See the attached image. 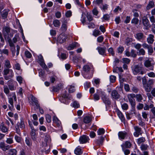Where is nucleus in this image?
I'll use <instances>...</instances> for the list:
<instances>
[{
    "mask_svg": "<svg viewBox=\"0 0 155 155\" xmlns=\"http://www.w3.org/2000/svg\"><path fill=\"white\" fill-rule=\"evenodd\" d=\"M16 79L20 84H21L22 83L23 79L21 76H17L16 78Z\"/></svg>",
    "mask_w": 155,
    "mask_h": 155,
    "instance_id": "e2e57ef3",
    "label": "nucleus"
},
{
    "mask_svg": "<svg viewBox=\"0 0 155 155\" xmlns=\"http://www.w3.org/2000/svg\"><path fill=\"white\" fill-rule=\"evenodd\" d=\"M19 39V35L17 34L15 35V37L12 39L14 43H15Z\"/></svg>",
    "mask_w": 155,
    "mask_h": 155,
    "instance_id": "de8ad7c7",
    "label": "nucleus"
},
{
    "mask_svg": "<svg viewBox=\"0 0 155 155\" xmlns=\"http://www.w3.org/2000/svg\"><path fill=\"white\" fill-rule=\"evenodd\" d=\"M91 121V118L89 116H85L83 118V122L85 124H88L90 123Z\"/></svg>",
    "mask_w": 155,
    "mask_h": 155,
    "instance_id": "5701e85b",
    "label": "nucleus"
},
{
    "mask_svg": "<svg viewBox=\"0 0 155 155\" xmlns=\"http://www.w3.org/2000/svg\"><path fill=\"white\" fill-rule=\"evenodd\" d=\"M68 22L67 20L65 19V18L63 19L61 27V29L63 32H65L67 29V25Z\"/></svg>",
    "mask_w": 155,
    "mask_h": 155,
    "instance_id": "6e6552de",
    "label": "nucleus"
},
{
    "mask_svg": "<svg viewBox=\"0 0 155 155\" xmlns=\"http://www.w3.org/2000/svg\"><path fill=\"white\" fill-rule=\"evenodd\" d=\"M45 118L47 120V121L48 123H50L51 121V118L50 115L49 114H47L45 115Z\"/></svg>",
    "mask_w": 155,
    "mask_h": 155,
    "instance_id": "603ef678",
    "label": "nucleus"
},
{
    "mask_svg": "<svg viewBox=\"0 0 155 155\" xmlns=\"http://www.w3.org/2000/svg\"><path fill=\"white\" fill-rule=\"evenodd\" d=\"M137 56L135 51L134 49H132L130 51V56L133 58H135Z\"/></svg>",
    "mask_w": 155,
    "mask_h": 155,
    "instance_id": "37998d69",
    "label": "nucleus"
},
{
    "mask_svg": "<svg viewBox=\"0 0 155 155\" xmlns=\"http://www.w3.org/2000/svg\"><path fill=\"white\" fill-rule=\"evenodd\" d=\"M136 98L137 99V100L139 102L141 101L143 99L141 95L140 94H137L136 96Z\"/></svg>",
    "mask_w": 155,
    "mask_h": 155,
    "instance_id": "a19ab883",
    "label": "nucleus"
},
{
    "mask_svg": "<svg viewBox=\"0 0 155 155\" xmlns=\"http://www.w3.org/2000/svg\"><path fill=\"white\" fill-rule=\"evenodd\" d=\"M31 131L30 132V135L31 139L34 141L36 140L37 135L35 133L36 130L34 129L32 125L30 126Z\"/></svg>",
    "mask_w": 155,
    "mask_h": 155,
    "instance_id": "39448f33",
    "label": "nucleus"
},
{
    "mask_svg": "<svg viewBox=\"0 0 155 155\" xmlns=\"http://www.w3.org/2000/svg\"><path fill=\"white\" fill-rule=\"evenodd\" d=\"M5 65L7 68H10L11 67L10 62L8 60H5Z\"/></svg>",
    "mask_w": 155,
    "mask_h": 155,
    "instance_id": "79ce46f5",
    "label": "nucleus"
},
{
    "mask_svg": "<svg viewBox=\"0 0 155 155\" xmlns=\"http://www.w3.org/2000/svg\"><path fill=\"white\" fill-rule=\"evenodd\" d=\"M148 54L150 55H151V54L153 52V48L150 45V47L148 48Z\"/></svg>",
    "mask_w": 155,
    "mask_h": 155,
    "instance_id": "5fc2aeb1",
    "label": "nucleus"
},
{
    "mask_svg": "<svg viewBox=\"0 0 155 155\" xmlns=\"http://www.w3.org/2000/svg\"><path fill=\"white\" fill-rule=\"evenodd\" d=\"M15 139L16 141L18 143H20L21 141V138L17 135H15Z\"/></svg>",
    "mask_w": 155,
    "mask_h": 155,
    "instance_id": "4d7b16f0",
    "label": "nucleus"
},
{
    "mask_svg": "<svg viewBox=\"0 0 155 155\" xmlns=\"http://www.w3.org/2000/svg\"><path fill=\"white\" fill-rule=\"evenodd\" d=\"M101 93L102 94L101 98L104 102L107 105H110V102L109 99L105 95L104 92H101Z\"/></svg>",
    "mask_w": 155,
    "mask_h": 155,
    "instance_id": "423d86ee",
    "label": "nucleus"
},
{
    "mask_svg": "<svg viewBox=\"0 0 155 155\" xmlns=\"http://www.w3.org/2000/svg\"><path fill=\"white\" fill-rule=\"evenodd\" d=\"M10 29L8 27H5L3 29V33L5 36L8 35L10 32Z\"/></svg>",
    "mask_w": 155,
    "mask_h": 155,
    "instance_id": "a878e982",
    "label": "nucleus"
},
{
    "mask_svg": "<svg viewBox=\"0 0 155 155\" xmlns=\"http://www.w3.org/2000/svg\"><path fill=\"white\" fill-rule=\"evenodd\" d=\"M111 96L113 99L116 100L118 99L120 97V95L116 90H113L112 91Z\"/></svg>",
    "mask_w": 155,
    "mask_h": 155,
    "instance_id": "f8f14e48",
    "label": "nucleus"
},
{
    "mask_svg": "<svg viewBox=\"0 0 155 155\" xmlns=\"http://www.w3.org/2000/svg\"><path fill=\"white\" fill-rule=\"evenodd\" d=\"M53 24L55 27H59L61 23L59 20L55 19L53 21Z\"/></svg>",
    "mask_w": 155,
    "mask_h": 155,
    "instance_id": "cd10ccee",
    "label": "nucleus"
},
{
    "mask_svg": "<svg viewBox=\"0 0 155 155\" xmlns=\"http://www.w3.org/2000/svg\"><path fill=\"white\" fill-rule=\"evenodd\" d=\"M17 126L20 127L22 129H24L25 127V124L24 123V120L22 118L20 119V121L17 124Z\"/></svg>",
    "mask_w": 155,
    "mask_h": 155,
    "instance_id": "9d476101",
    "label": "nucleus"
},
{
    "mask_svg": "<svg viewBox=\"0 0 155 155\" xmlns=\"http://www.w3.org/2000/svg\"><path fill=\"white\" fill-rule=\"evenodd\" d=\"M92 69V66L90 64H86L84 65L82 68V74L85 77H86V75L88 74Z\"/></svg>",
    "mask_w": 155,
    "mask_h": 155,
    "instance_id": "7ed1b4c3",
    "label": "nucleus"
},
{
    "mask_svg": "<svg viewBox=\"0 0 155 155\" xmlns=\"http://www.w3.org/2000/svg\"><path fill=\"white\" fill-rule=\"evenodd\" d=\"M89 139L88 137L85 135H83L79 138V141L81 143H84L87 142Z\"/></svg>",
    "mask_w": 155,
    "mask_h": 155,
    "instance_id": "ddd939ff",
    "label": "nucleus"
},
{
    "mask_svg": "<svg viewBox=\"0 0 155 155\" xmlns=\"http://www.w3.org/2000/svg\"><path fill=\"white\" fill-rule=\"evenodd\" d=\"M142 21L143 25L144 26L147 27L149 25V21L146 17L144 16L143 17Z\"/></svg>",
    "mask_w": 155,
    "mask_h": 155,
    "instance_id": "6ab92c4d",
    "label": "nucleus"
},
{
    "mask_svg": "<svg viewBox=\"0 0 155 155\" xmlns=\"http://www.w3.org/2000/svg\"><path fill=\"white\" fill-rule=\"evenodd\" d=\"M154 36L153 35L150 34L147 38V41L149 44H152L154 41Z\"/></svg>",
    "mask_w": 155,
    "mask_h": 155,
    "instance_id": "dca6fc26",
    "label": "nucleus"
},
{
    "mask_svg": "<svg viewBox=\"0 0 155 155\" xmlns=\"http://www.w3.org/2000/svg\"><path fill=\"white\" fill-rule=\"evenodd\" d=\"M150 21L152 23L153 26L155 25V19L154 16H151L150 17Z\"/></svg>",
    "mask_w": 155,
    "mask_h": 155,
    "instance_id": "8fccbe9b",
    "label": "nucleus"
},
{
    "mask_svg": "<svg viewBox=\"0 0 155 155\" xmlns=\"http://www.w3.org/2000/svg\"><path fill=\"white\" fill-rule=\"evenodd\" d=\"M108 51L109 53L111 54L112 55L114 56V51L113 48L110 47L108 49Z\"/></svg>",
    "mask_w": 155,
    "mask_h": 155,
    "instance_id": "680f3d73",
    "label": "nucleus"
},
{
    "mask_svg": "<svg viewBox=\"0 0 155 155\" xmlns=\"http://www.w3.org/2000/svg\"><path fill=\"white\" fill-rule=\"evenodd\" d=\"M110 81L111 82L113 83L116 80V77L114 75H111L110 77Z\"/></svg>",
    "mask_w": 155,
    "mask_h": 155,
    "instance_id": "bf43d9fd",
    "label": "nucleus"
},
{
    "mask_svg": "<svg viewBox=\"0 0 155 155\" xmlns=\"http://www.w3.org/2000/svg\"><path fill=\"white\" fill-rule=\"evenodd\" d=\"M53 121L56 124L57 127H59L61 126V122L57 117H54L53 119Z\"/></svg>",
    "mask_w": 155,
    "mask_h": 155,
    "instance_id": "4be33fe9",
    "label": "nucleus"
},
{
    "mask_svg": "<svg viewBox=\"0 0 155 155\" xmlns=\"http://www.w3.org/2000/svg\"><path fill=\"white\" fill-rule=\"evenodd\" d=\"M9 46L11 47L12 52V54L13 56H14L15 53V45L13 43L11 39H9L8 40Z\"/></svg>",
    "mask_w": 155,
    "mask_h": 155,
    "instance_id": "9b49d317",
    "label": "nucleus"
},
{
    "mask_svg": "<svg viewBox=\"0 0 155 155\" xmlns=\"http://www.w3.org/2000/svg\"><path fill=\"white\" fill-rule=\"evenodd\" d=\"M8 14V12L7 10H4L3 12V13L2 15V17L3 19H5L7 17Z\"/></svg>",
    "mask_w": 155,
    "mask_h": 155,
    "instance_id": "e433bc0d",
    "label": "nucleus"
},
{
    "mask_svg": "<svg viewBox=\"0 0 155 155\" xmlns=\"http://www.w3.org/2000/svg\"><path fill=\"white\" fill-rule=\"evenodd\" d=\"M116 112L117 115L121 121H124V118L122 113L119 110H117Z\"/></svg>",
    "mask_w": 155,
    "mask_h": 155,
    "instance_id": "393cba45",
    "label": "nucleus"
},
{
    "mask_svg": "<svg viewBox=\"0 0 155 155\" xmlns=\"http://www.w3.org/2000/svg\"><path fill=\"white\" fill-rule=\"evenodd\" d=\"M144 65L146 67H150V70H153V67L151 65V62L149 60H146L144 62Z\"/></svg>",
    "mask_w": 155,
    "mask_h": 155,
    "instance_id": "a211bd4d",
    "label": "nucleus"
},
{
    "mask_svg": "<svg viewBox=\"0 0 155 155\" xmlns=\"http://www.w3.org/2000/svg\"><path fill=\"white\" fill-rule=\"evenodd\" d=\"M145 51L143 48L140 49L138 50V54L139 55H145Z\"/></svg>",
    "mask_w": 155,
    "mask_h": 155,
    "instance_id": "ea45409f",
    "label": "nucleus"
},
{
    "mask_svg": "<svg viewBox=\"0 0 155 155\" xmlns=\"http://www.w3.org/2000/svg\"><path fill=\"white\" fill-rule=\"evenodd\" d=\"M25 54L26 57L28 58H31V54L29 51H26L25 52Z\"/></svg>",
    "mask_w": 155,
    "mask_h": 155,
    "instance_id": "69168bd1",
    "label": "nucleus"
},
{
    "mask_svg": "<svg viewBox=\"0 0 155 155\" xmlns=\"http://www.w3.org/2000/svg\"><path fill=\"white\" fill-rule=\"evenodd\" d=\"M9 68H5L4 69L3 74L4 75H6L9 73L10 74L9 76L10 78H12L14 75V73L12 70L9 69Z\"/></svg>",
    "mask_w": 155,
    "mask_h": 155,
    "instance_id": "0eeeda50",
    "label": "nucleus"
},
{
    "mask_svg": "<svg viewBox=\"0 0 155 155\" xmlns=\"http://www.w3.org/2000/svg\"><path fill=\"white\" fill-rule=\"evenodd\" d=\"M147 75L149 77L151 78H154L155 77V73L152 72L148 73Z\"/></svg>",
    "mask_w": 155,
    "mask_h": 155,
    "instance_id": "774afa93",
    "label": "nucleus"
},
{
    "mask_svg": "<svg viewBox=\"0 0 155 155\" xmlns=\"http://www.w3.org/2000/svg\"><path fill=\"white\" fill-rule=\"evenodd\" d=\"M66 39V36L64 34H60L57 38L58 41L60 43L64 42Z\"/></svg>",
    "mask_w": 155,
    "mask_h": 155,
    "instance_id": "1a4fd4ad",
    "label": "nucleus"
},
{
    "mask_svg": "<svg viewBox=\"0 0 155 155\" xmlns=\"http://www.w3.org/2000/svg\"><path fill=\"white\" fill-rule=\"evenodd\" d=\"M128 98L132 107H134L136 104L135 100L132 98H130V97H128Z\"/></svg>",
    "mask_w": 155,
    "mask_h": 155,
    "instance_id": "c85d7f7f",
    "label": "nucleus"
},
{
    "mask_svg": "<svg viewBox=\"0 0 155 155\" xmlns=\"http://www.w3.org/2000/svg\"><path fill=\"white\" fill-rule=\"evenodd\" d=\"M124 50V48L122 46H120L117 49L118 53H122Z\"/></svg>",
    "mask_w": 155,
    "mask_h": 155,
    "instance_id": "c03bdc74",
    "label": "nucleus"
},
{
    "mask_svg": "<svg viewBox=\"0 0 155 155\" xmlns=\"http://www.w3.org/2000/svg\"><path fill=\"white\" fill-rule=\"evenodd\" d=\"M105 130L103 128H100L98 129L97 131L98 135H100L104 134Z\"/></svg>",
    "mask_w": 155,
    "mask_h": 155,
    "instance_id": "4c0bfd02",
    "label": "nucleus"
},
{
    "mask_svg": "<svg viewBox=\"0 0 155 155\" xmlns=\"http://www.w3.org/2000/svg\"><path fill=\"white\" fill-rule=\"evenodd\" d=\"M138 22L139 20L137 18H134L131 20V23L137 25L138 24Z\"/></svg>",
    "mask_w": 155,
    "mask_h": 155,
    "instance_id": "3c124183",
    "label": "nucleus"
},
{
    "mask_svg": "<svg viewBox=\"0 0 155 155\" xmlns=\"http://www.w3.org/2000/svg\"><path fill=\"white\" fill-rule=\"evenodd\" d=\"M78 43L75 42L71 44H70L67 47V49L69 50H72L77 46Z\"/></svg>",
    "mask_w": 155,
    "mask_h": 155,
    "instance_id": "b1692460",
    "label": "nucleus"
},
{
    "mask_svg": "<svg viewBox=\"0 0 155 155\" xmlns=\"http://www.w3.org/2000/svg\"><path fill=\"white\" fill-rule=\"evenodd\" d=\"M101 34L100 31L98 30H94L93 33V35L95 37L100 35Z\"/></svg>",
    "mask_w": 155,
    "mask_h": 155,
    "instance_id": "473e14b6",
    "label": "nucleus"
},
{
    "mask_svg": "<svg viewBox=\"0 0 155 155\" xmlns=\"http://www.w3.org/2000/svg\"><path fill=\"white\" fill-rule=\"evenodd\" d=\"M73 106L75 108H78L79 107L80 105L77 101H74L73 104Z\"/></svg>",
    "mask_w": 155,
    "mask_h": 155,
    "instance_id": "13d9d810",
    "label": "nucleus"
},
{
    "mask_svg": "<svg viewBox=\"0 0 155 155\" xmlns=\"http://www.w3.org/2000/svg\"><path fill=\"white\" fill-rule=\"evenodd\" d=\"M123 62L124 63L128 64L130 61V60L128 58H124L122 59Z\"/></svg>",
    "mask_w": 155,
    "mask_h": 155,
    "instance_id": "49530a36",
    "label": "nucleus"
},
{
    "mask_svg": "<svg viewBox=\"0 0 155 155\" xmlns=\"http://www.w3.org/2000/svg\"><path fill=\"white\" fill-rule=\"evenodd\" d=\"M135 132L134 133V135L136 137H138L140 135H141L142 131L141 128L138 126L134 127Z\"/></svg>",
    "mask_w": 155,
    "mask_h": 155,
    "instance_id": "20e7f679",
    "label": "nucleus"
},
{
    "mask_svg": "<svg viewBox=\"0 0 155 155\" xmlns=\"http://www.w3.org/2000/svg\"><path fill=\"white\" fill-rule=\"evenodd\" d=\"M154 6V3L153 1H150L147 5V10L150 9L151 8H153Z\"/></svg>",
    "mask_w": 155,
    "mask_h": 155,
    "instance_id": "72a5a7b5",
    "label": "nucleus"
},
{
    "mask_svg": "<svg viewBox=\"0 0 155 155\" xmlns=\"http://www.w3.org/2000/svg\"><path fill=\"white\" fill-rule=\"evenodd\" d=\"M131 144L130 142L126 141L124 144L122 145L123 149H124V148H130L131 147Z\"/></svg>",
    "mask_w": 155,
    "mask_h": 155,
    "instance_id": "bb28decb",
    "label": "nucleus"
},
{
    "mask_svg": "<svg viewBox=\"0 0 155 155\" xmlns=\"http://www.w3.org/2000/svg\"><path fill=\"white\" fill-rule=\"evenodd\" d=\"M83 152L81 149L78 147H77L74 150V153L77 155H80L82 154Z\"/></svg>",
    "mask_w": 155,
    "mask_h": 155,
    "instance_id": "c756f323",
    "label": "nucleus"
},
{
    "mask_svg": "<svg viewBox=\"0 0 155 155\" xmlns=\"http://www.w3.org/2000/svg\"><path fill=\"white\" fill-rule=\"evenodd\" d=\"M0 129L3 132L6 133L8 131V128L3 123H2L0 125Z\"/></svg>",
    "mask_w": 155,
    "mask_h": 155,
    "instance_id": "412c9836",
    "label": "nucleus"
},
{
    "mask_svg": "<svg viewBox=\"0 0 155 155\" xmlns=\"http://www.w3.org/2000/svg\"><path fill=\"white\" fill-rule=\"evenodd\" d=\"M142 84L145 91L147 92H150L152 88L151 84L150 82H147V79L145 78H142Z\"/></svg>",
    "mask_w": 155,
    "mask_h": 155,
    "instance_id": "f257e3e1",
    "label": "nucleus"
},
{
    "mask_svg": "<svg viewBox=\"0 0 155 155\" xmlns=\"http://www.w3.org/2000/svg\"><path fill=\"white\" fill-rule=\"evenodd\" d=\"M102 2V0H96L93 2V4L94 5H99Z\"/></svg>",
    "mask_w": 155,
    "mask_h": 155,
    "instance_id": "09e8293b",
    "label": "nucleus"
},
{
    "mask_svg": "<svg viewBox=\"0 0 155 155\" xmlns=\"http://www.w3.org/2000/svg\"><path fill=\"white\" fill-rule=\"evenodd\" d=\"M74 87V86L71 85L69 89V93H72L74 92L75 90Z\"/></svg>",
    "mask_w": 155,
    "mask_h": 155,
    "instance_id": "052dcab7",
    "label": "nucleus"
},
{
    "mask_svg": "<svg viewBox=\"0 0 155 155\" xmlns=\"http://www.w3.org/2000/svg\"><path fill=\"white\" fill-rule=\"evenodd\" d=\"M8 102L11 105V106H9V108L10 109H11L14 106L13 100L12 97L8 98Z\"/></svg>",
    "mask_w": 155,
    "mask_h": 155,
    "instance_id": "2f4dec72",
    "label": "nucleus"
},
{
    "mask_svg": "<svg viewBox=\"0 0 155 155\" xmlns=\"http://www.w3.org/2000/svg\"><path fill=\"white\" fill-rule=\"evenodd\" d=\"M30 98L31 100V103L32 105L34 106L35 105L37 107L39 106V105L38 103V101L35 97L32 95H31L30 96Z\"/></svg>",
    "mask_w": 155,
    "mask_h": 155,
    "instance_id": "4468645a",
    "label": "nucleus"
},
{
    "mask_svg": "<svg viewBox=\"0 0 155 155\" xmlns=\"http://www.w3.org/2000/svg\"><path fill=\"white\" fill-rule=\"evenodd\" d=\"M6 142L9 144H11L13 143V140L12 138H8L6 141Z\"/></svg>",
    "mask_w": 155,
    "mask_h": 155,
    "instance_id": "a18cd8bd",
    "label": "nucleus"
},
{
    "mask_svg": "<svg viewBox=\"0 0 155 155\" xmlns=\"http://www.w3.org/2000/svg\"><path fill=\"white\" fill-rule=\"evenodd\" d=\"M135 37L136 39L139 41H143L145 38V36L141 32L137 33Z\"/></svg>",
    "mask_w": 155,
    "mask_h": 155,
    "instance_id": "2eb2a0df",
    "label": "nucleus"
},
{
    "mask_svg": "<svg viewBox=\"0 0 155 155\" xmlns=\"http://www.w3.org/2000/svg\"><path fill=\"white\" fill-rule=\"evenodd\" d=\"M9 89L12 91H15L16 90V87H15L13 84L8 85Z\"/></svg>",
    "mask_w": 155,
    "mask_h": 155,
    "instance_id": "0e129e2a",
    "label": "nucleus"
},
{
    "mask_svg": "<svg viewBox=\"0 0 155 155\" xmlns=\"http://www.w3.org/2000/svg\"><path fill=\"white\" fill-rule=\"evenodd\" d=\"M145 140L144 137H141L137 139V143L139 144H140L141 143L144 142Z\"/></svg>",
    "mask_w": 155,
    "mask_h": 155,
    "instance_id": "58836bf2",
    "label": "nucleus"
},
{
    "mask_svg": "<svg viewBox=\"0 0 155 155\" xmlns=\"http://www.w3.org/2000/svg\"><path fill=\"white\" fill-rule=\"evenodd\" d=\"M134 46L136 49H139L141 48V45L139 43L134 44Z\"/></svg>",
    "mask_w": 155,
    "mask_h": 155,
    "instance_id": "338daca9",
    "label": "nucleus"
},
{
    "mask_svg": "<svg viewBox=\"0 0 155 155\" xmlns=\"http://www.w3.org/2000/svg\"><path fill=\"white\" fill-rule=\"evenodd\" d=\"M97 49L98 50L99 53L101 55H103L104 54L106 48L105 47L104 48L101 47H98L97 48Z\"/></svg>",
    "mask_w": 155,
    "mask_h": 155,
    "instance_id": "aec40b11",
    "label": "nucleus"
},
{
    "mask_svg": "<svg viewBox=\"0 0 155 155\" xmlns=\"http://www.w3.org/2000/svg\"><path fill=\"white\" fill-rule=\"evenodd\" d=\"M127 135V133L125 132L120 131L118 133V136L120 140H123L124 139Z\"/></svg>",
    "mask_w": 155,
    "mask_h": 155,
    "instance_id": "f3484780",
    "label": "nucleus"
},
{
    "mask_svg": "<svg viewBox=\"0 0 155 155\" xmlns=\"http://www.w3.org/2000/svg\"><path fill=\"white\" fill-rule=\"evenodd\" d=\"M104 39V37L103 36H100L98 37L97 38V41L99 43H101L102 42Z\"/></svg>",
    "mask_w": 155,
    "mask_h": 155,
    "instance_id": "864d4df0",
    "label": "nucleus"
},
{
    "mask_svg": "<svg viewBox=\"0 0 155 155\" xmlns=\"http://www.w3.org/2000/svg\"><path fill=\"white\" fill-rule=\"evenodd\" d=\"M4 91V93L8 95L10 93V91L9 88L7 86L5 85L3 87Z\"/></svg>",
    "mask_w": 155,
    "mask_h": 155,
    "instance_id": "c9c22d12",
    "label": "nucleus"
},
{
    "mask_svg": "<svg viewBox=\"0 0 155 155\" xmlns=\"http://www.w3.org/2000/svg\"><path fill=\"white\" fill-rule=\"evenodd\" d=\"M121 107L123 109L127 110L128 108V106L127 104L124 103L121 105Z\"/></svg>",
    "mask_w": 155,
    "mask_h": 155,
    "instance_id": "6e6d98bb",
    "label": "nucleus"
},
{
    "mask_svg": "<svg viewBox=\"0 0 155 155\" xmlns=\"http://www.w3.org/2000/svg\"><path fill=\"white\" fill-rule=\"evenodd\" d=\"M142 65L141 64H137L133 67L132 70L134 75H137L138 73L143 74H144V72L142 71Z\"/></svg>",
    "mask_w": 155,
    "mask_h": 155,
    "instance_id": "f03ea898",
    "label": "nucleus"
},
{
    "mask_svg": "<svg viewBox=\"0 0 155 155\" xmlns=\"http://www.w3.org/2000/svg\"><path fill=\"white\" fill-rule=\"evenodd\" d=\"M25 141L26 144L28 147H30L31 146L32 142L31 140L29 137H26Z\"/></svg>",
    "mask_w": 155,
    "mask_h": 155,
    "instance_id": "7c9ffc66",
    "label": "nucleus"
},
{
    "mask_svg": "<svg viewBox=\"0 0 155 155\" xmlns=\"http://www.w3.org/2000/svg\"><path fill=\"white\" fill-rule=\"evenodd\" d=\"M17 151L15 149H12L10 150L8 153L9 155H16Z\"/></svg>",
    "mask_w": 155,
    "mask_h": 155,
    "instance_id": "f704fd0d",
    "label": "nucleus"
}]
</instances>
